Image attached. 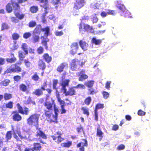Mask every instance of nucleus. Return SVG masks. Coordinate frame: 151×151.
<instances>
[{
	"label": "nucleus",
	"mask_w": 151,
	"mask_h": 151,
	"mask_svg": "<svg viewBox=\"0 0 151 151\" xmlns=\"http://www.w3.org/2000/svg\"><path fill=\"white\" fill-rule=\"evenodd\" d=\"M40 115L35 114L31 115L27 119V124L31 126H35L37 129L38 126V120Z\"/></svg>",
	"instance_id": "1"
},
{
	"label": "nucleus",
	"mask_w": 151,
	"mask_h": 151,
	"mask_svg": "<svg viewBox=\"0 0 151 151\" xmlns=\"http://www.w3.org/2000/svg\"><path fill=\"white\" fill-rule=\"evenodd\" d=\"M54 102L51 98L49 99L47 98L45 102L44 105L49 110L51 111L52 110L53 106H54Z\"/></svg>",
	"instance_id": "2"
},
{
	"label": "nucleus",
	"mask_w": 151,
	"mask_h": 151,
	"mask_svg": "<svg viewBox=\"0 0 151 151\" xmlns=\"http://www.w3.org/2000/svg\"><path fill=\"white\" fill-rule=\"evenodd\" d=\"M21 68L16 65H12L5 72V73H8L12 72H15L18 71H21Z\"/></svg>",
	"instance_id": "3"
},
{
	"label": "nucleus",
	"mask_w": 151,
	"mask_h": 151,
	"mask_svg": "<svg viewBox=\"0 0 151 151\" xmlns=\"http://www.w3.org/2000/svg\"><path fill=\"white\" fill-rule=\"evenodd\" d=\"M40 6L43 7L45 9V13L43 16H45L48 13L50 10V7L48 6V2L47 0H41L40 1Z\"/></svg>",
	"instance_id": "4"
},
{
	"label": "nucleus",
	"mask_w": 151,
	"mask_h": 151,
	"mask_svg": "<svg viewBox=\"0 0 151 151\" xmlns=\"http://www.w3.org/2000/svg\"><path fill=\"white\" fill-rule=\"evenodd\" d=\"M18 5L17 3H8L6 6V9L8 12L10 13L12 11V7L14 9L16 10L18 9Z\"/></svg>",
	"instance_id": "5"
},
{
	"label": "nucleus",
	"mask_w": 151,
	"mask_h": 151,
	"mask_svg": "<svg viewBox=\"0 0 151 151\" xmlns=\"http://www.w3.org/2000/svg\"><path fill=\"white\" fill-rule=\"evenodd\" d=\"M85 3L84 0H77L74 3V9L78 10L84 6Z\"/></svg>",
	"instance_id": "6"
},
{
	"label": "nucleus",
	"mask_w": 151,
	"mask_h": 151,
	"mask_svg": "<svg viewBox=\"0 0 151 151\" xmlns=\"http://www.w3.org/2000/svg\"><path fill=\"white\" fill-rule=\"evenodd\" d=\"M70 80L69 79H63L62 80L61 89V91L63 93H65L67 91V89L66 88V86H68Z\"/></svg>",
	"instance_id": "7"
},
{
	"label": "nucleus",
	"mask_w": 151,
	"mask_h": 151,
	"mask_svg": "<svg viewBox=\"0 0 151 151\" xmlns=\"http://www.w3.org/2000/svg\"><path fill=\"white\" fill-rule=\"evenodd\" d=\"M80 31L81 32L83 33V29L85 31H89L92 28L89 25L85 24H81L79 27Z\"/></svg>",
	"instance_id": "8"
},
{
	"label": "nucleus",
	"mask_w": 151,
	"mask_h": 151,
	"mask_svg": "<svg viewBox=\"0 0 151 151\" xmlns=\"http://www.w3.org/2000/svg\"><path fill=\"white\" fill-rule=\"evenodd\" d=\"M79 65V62L77 59H75L72 60L71 64V69L73 70H76L77 67Z\"/></svg>",
	"instance_id": "9"
},
{
	"label": "nucleus",
	"mask_w": 151,
	"mask_h": 151,
	"mask_svg": "<svg viewBox=\"0 0 151 151\" xmlns=\"http://www.w3.org/2000/svg\"><path fill=\"white\" fill-rule=\"evenodd\" d=\"M17 105L19 113L22 114H25L26 115L28 114L29 113V109L28 108L26 107L24 108V110H23L22 108L20 106L19 104H18Z\"/></svg>",
	"instance_id": "10"
},
{
	"label": "nucleus",
	"mask_w": 151,
	"mask_h": 151,
	"mask_svg": "<svg viewBox=\"0 0 151 151\" xmlns=\"http://www.w3.org/2000/svg\"><path fill=\"white\" fill-rule=\"evenodd\" d=\"M85 71L84 70H82L80 73H77L78 76L81 75L80 77L79 78V81H83L84 79H87L88 78V76L84 74Z\"/></svg>",
	"instance_id": "11"
},
{
	"label": "nucleus",
	"mask_w": 151,
	"mask_h": 151,
	"mask_svg": "<svg viewBox=\"0 0 151 151\" xmlns=\"http://www.w3.org/2000/svg\"><path fill=\"white\" fill-rule=\"evenodd\" d=\"M87 145L88 144L87 140H84L83 142H81L78 144L77 145V146L78 147H80L79 148L80 151H84V148L83 146H87Z\"/></svg>",
	"instance_id": "12"
},
{
	"label": "nucleus",
	"mask_w": 151,
	"mask_h": 151,
	"mask_svg": "<svg viewBox=\"0 0 151 151\" xmlns=\"http://www.w3.org/2000/svg\"><path fill=\"white\" fill-rule=\"evenodd\" d=\"M71 53L72 54L76 53L78 48V43L76 42L73 43L71 45Z\"/></svg>",
	"instance_id": "13"
},
{
	"label": "nucleus",
	"mask_w": 151,
	"mask_h": 151,
	"mask_svg": "<svg viewBox=\"0 0 151 151\" xmlns=\"http://www.w3.org/2000/svg\"><path fill=\"white\" fill-rule=\"evenodd\" d=\"M79 44L80 47L84 51H85L87 50L88 45L85 42L81 40L80 41Z\"/></svg>",
	"instance_id": "14"
},
{
	"label": "nucleus",
	"mask_w": 151,
	"mask_h": 151,
	"mask_svg": "<svg viewBox=\"0 0 151 151\" xmlns=\"http://www.w3.org/2000/svg\"><path fill=\"white\" fill-rule=\"evenodd\" d=\"M100 8L104 9L106 7L109 5L108 2L106 1L101 0L100 1Z\"/></svg>",
	"instance_id": "15"
},
{
	"label": "nucleus",
	"mask_w": 151,
	"mask_h": 151,
	"mask_svg": "<svg viewBox=\"0 0 151 151\" xmlns=\"http://www.w3.org/2000/svg\"><path fill=\"white\" fill-rule=\"evenodd\" d=\"M75 88H76L75 87L70 88L68 92L66 91V93H65V95L66 96L68 95L72 96L75 93Z\"/></svg>",
	"instance_id": "16"
},
{
	"label": "nucleus",
	"mask_w": 151,
	"mask_h": 151,
	"mask_svg": "<svg viewBox=\"0 0 151 151\" xmlns=\"http://www.w3.org/2000/svg\"><path fill=\"white\" fill-rule=\"evenodd\" d=\"M68 64L66 63H63L59 66L57 69L58 71L61 72L63 71L64 68Z\"/></svg>",
	"instance_id": "17"
},
{
	"label": "nucleus",
	"mask_w": 151,
	"mask_h": 151,
	"mask_svg": "<svg viewBox=\"0 0 151 151\" xmlns=\"http://www.w3.org/2000/svg\"><path fill=\"white\" fill-rule=\"evenodd\" d=\"M50 28L48 27L42 29V31L44 32V36L47 37L50 33Z\"/></svg>",
	"instance_id": "18"
},
{
	"label": "nucleus",
	"mask_w": 151,
	"mask_h": 151,
	"mask_svg": "<svg viewBox=\"0 0 151 151\" xmlns=\"http://www.w3.org/2000/svg\"><path fill=\"white\" fill-rule=\"evenodd\" d=\"M42 29L41 25H39L33 31V34H37L38 35H39L41 32V31L42 30Z\"/></svg>",
	"instance_id": "19"
},
{
	"label": "nucleus",
	"mask_w": 151,
	"mask_h": 151,
	"mask_svg": "<svg viewBox=\"0 0 151 151\" xmlns=\"http://www.w3.org/2000/svg\"><path fill=\"white\" fill-rule=\"evenodd\" d=\"M103 133L101 131L100 128L99 127L98 128L97 130V135L100 137V141H101L103 137Z\"/></svg>",
	"instance_id": "20"
},
{
	"label": "nucleus",
	"mask_w": 151,
	"mask_h": 151,
	"mask_svg": "<svg viewBox=\"0 0 151 151\" xmlns=\"http://www.w3.org/2000/svg\"><path fill=\"white\" fill-rule=\"evenodd\" d=\"M38 66L40 69L44 70L45 68V63L42 60H40L38 62Z\"/></svg>",
	"instance_id": "21"
},
{
	"label": "nucleus",
	"mask_w": 151,
	"mask_h": 151,
	"mask_svg": "<svg viewBox=\"0 0 151 151\" xmlns=\"http://www.w3.org/2000/svg\"><path fill=\"white\" fill-rule=\"evenodd\" d=\"M13 119L15 121H18L21 119L22 117L18 114L16 113L14 114L13 116Z\"/></svg>",
	"instance_id": "22"
},
{
	"label": "nucleus",
	"mask_w": 151,
	"mask_h": 151,
	"mask_svg": "<svg viewBox=\"0 0 151 151\" xmlns=\"http://www.w3.org/2000/svg\"><path fill=\"white\" fill-rule=\"evenodd\" d=\"M37 136L41 137L42 138L46 139L47 137L45 134L41 131L39 130L37 131Z\"/></svg>",
	"instance_id": "23"
},
{
	"label": "nucleus",
	"mask_w": 151,
	"mask_h": 151,
	"mask_svg": "<svg viewBox=\"0 0 151 151\" xmlns=\"http://www.w3.org/2000/svg\"><path fill=\"white\" fill-rule=\"evenodd\" d=\"M94 82L93 81H89L85 82V85L88 88H91L93 86Z\"/></svg>",
	"instance_id": "24"
},
{
	"label": "nucleus",
	"mask_w": 151,
	"mask_h": 151,
	"mask_svg": "<svg viewBox=\"0 0 151 151\" xmlns=\"http://www.w3.org/2000/svg\"><path fill=\"white\" fill-rule=\"evenodd\" d=\"M117 4H116L117 7L124 12L125 9L124 6L123 4L119 3V1H117Z\"/></svg>",
	"instance_id": "25"
},
{
	"label": "nucleus",
	"mask_w": 151,
	"mask_h": 151,
	"mask_svg": "<svg viewBox=\"0 0 151 151\" xmlns=\"http://www.w3.org/2000/svg\"><path fill=\"white\" fill-rule=\"evenodd\" d=\"M11 58H7L6 59V61L8 63H12L14 62L16 60V59L15 58L13 54H12L11 56Z\"/></svg>",
	"instance_id": "26"
},
{
	"label": "nucleus",
	"mask_w": 151,
	"mask_h": 151,
	"mask_svg": "<svg viewBox=\"0 0 151 151\" xmlns=\"http://www.w3.org/2000/svg\"><path fill=\"white\" fill-rule=\"evenodd\" d=\"M43 57L47 63L50 62L51 60V57L47 53L43 55Z\"/></svg>",
	"instance_id": "27"
},
{
	"label": "nucleus",
	"mask_w": 151,
	"mask_h": 151,
	"mask_svg": "<svg viewBox=\"0 0 151 151\" xmlns=\"http://www.w3.org/2000/svg\"><path fill=\"white\" fill-rule=\"evenodd\" d=\"M40 37L39 35L33 34V36L32 37V42L33 43H36L39 42V40Z\"/></svg>",
	"instance_id": "28"
},
{
	"label": "nucleus",
	"mask_w": 151,
	"mask_h": 151,
	"mask_svg": "<svg viewBox=\"0 0 151 151\" xmlns=\"http://www.w3.org/2000/svg\"><path fill=\"white\" fill-rule=\"evenodd\" d=\"M41 38L42 39V44L45 46H46L47 42L49 41V39L47 37H45V36H42L41 37Z\"/></svg>",
	"instance_id": "29"
},
{
	"label": "nucleus",
	"mask_w": 151,
	"mask_h": 151,
	"mask_svg": "<svg viewBox=\"0 0 151 151\" xmlns=\"http://www.w3.org/2000/svg\"><path fill=\"white\" fill-rule=\"evenodd\" d=\"M33 93L37 96H40L42 94L43 92L41 89H37L33 92Z\"/></svg>",
	"instance_id": "30"
},
{
	"label": "nucleus",
	"mask_w": 151,
	"mask_h": 151,
	"mask_svg": "<svg viewBox=\"0 0 151 151\" xmlns=\"http://www.w3.org/2000/svg\"><path fill=\"white\" fill-rule=\"evenodd\" d=\"M25 135L22 136L21 135H20V133H18V134L19 136L20 137V138L22 139H27L29 136V135L28 134L27 132H25L24 133Z\"/></svg>",
	"instance_id": "31"
},
{
	"label": "nucleus",
	"mask_w": 151,
	"mask_h": 151,
	"mask_svg": "<svg viewBox=\"0 0 151 151\" xmlns=\"http://www.w3.org/2000/svg\"><path fill=\"white\" fill-rule=\"evenodd\" d=\"M72 145L71 142L68 141L67 142L63 143L61 144V146L62 147H70Z\"/></svg>",
	"instance_id": "32"
},
{
	"label": "nucleus",
	"mask_w": 151,
	"mask_h": 151,
	"mask_svg": "<svg viewBox=\"0 0 151 151\" xmlns=\"http://www.w3.org/2000/svg\"><path fill=\"white\" fill-rule=\"evenodd\" d=\"M27 46L26 44L23 43L22 45V48L25 52V55L27 54L28 53V50H27Z\"/></svg>",
	"instance_id": "33"
},
{
	"label": "nucleus",
	"mask_w": 151,
	"mask_h": 151,
	"mask_svg": "<svg viewBox=\"0 0 151 151\" xmlns=\"http://www.w3.org/2000/svg\"><path fill=\"white\" fill-rule=\"evenodd\" d=\"M10 82V81L8 79H6L4 81H2L1 83V85L4 86H8Z\"/></svg>",
	"instance_id": "34"
},
{
	"label": "nucleus",
	"mask_w": 151,
	"mask_h": 151,
	"mask_svg": "<svg viewBox=\"0 0 151 151\" xmlns=\"http://www.w3.org/2000/svg\"><path fill=\"white\" fill-rule=\"evenodd\" d=\"M38 9L37 6H32L30 7V11L33 13H36L38 10Z\"/></svg>",
	"instance_id": "35"
},
{
	"label": "nucleus",
	"mask_w": 151,
	"mask_h": 151,
	"mask_svg": "<svg viewBox=\"0 0 151 151\" xmlns=\"http://www.w3.org/2000/svg\"><path fill=\"white\" fill-rule=\"evenodd\" d=\"M82 110L83 111V113L86 114L87 116H88L89 114V113L88 109L86 107H82L81 108Z\"/></svg>",
	"instance_id": "36"
},
{
	"label": "nucleus",
	"mask_w": 151,
	"mask_h": 151,
	"mask_svg": "<svg viewBox=\"0 0 151 151\" xmlns=\"http://www.w3.org/2000/svg\"><path fill=\"white\" fill-rule=\"evenodd\" d=\"M20 89L23 91H26L27 90V87L25 85L22 84L19 86Z\"/></svg>",
	"instance_id": "37"
},
{
	"label": "nucleus",
	"mask_w": 151,
	"mask_h": 151,
	"mask_svg": "<svg viewBox=\"0 0 151 151\" xmlns=\"http://www.w3.org/2000/svg\"><path fill=\"white\" fill-rule=\"evenodd\" d=\"M34 147L33 148L34 150H40L42 147L41 146H40L39 143H35L34 144Z\"/></svg>",
	"instance_id": "38"
},
{
	"label": "nucleus",
	"mask_w": 151,
	"mask_h": 151,
	"mask_svg": "<svg viewBox=\"0 0 151 151\" xmlns=\"http://www.w3.org/2000/svg\"><path fill=\"white\" fill-rule=\"evenodd\" d=\"M55 104H54V109L55 113V119L56 120L57 119V116L58 115V113H59V111L58 109L55 107Z\"/></svg>",
	"instance_id": "39"
},
{
	"label": "nucleus",
	"mask_w": 151,
	"mask_h": 151,
	"mask_svg": "<svg viewBox=\"0 0 151 151\" xmlns=\"http://www.w3.org/2000/svg\"><path fill=\"white\" fill-rule=\"evenodd\" d=\"M92 41L93 43H95L96 45H99L101 42V40L97 39L95 38H93Z\"/></svg>",
	"instance_id": "40"
},
{
	"label": "nucleus",
	"mask_w": 151,
	"mask_h": 151,
	"mask_svg": "<svg viewBox=\"0 0 151 151\" xmlns=\"http://www.w3.org/2000/svg\"><path fill=\"white\" fill-rule=\"evenodd\" d=\"M4 97L5 100H8L12 98V95L11 94L5 93L4 95Z\"/></svg>",
	"instance_id": "41"
},
{
	"label": "nucleus",
	"mask_w": 151,
	"mask_h": 151,
	"mask_svg": "<svg viewBox=\"0 0 151 151\" xmlns=\"http://www.w3.org/2000/svg\"><path fill=\"white\" fill-rule=\"evenodd\" d=\"M51 111H45V114L46 116L48 118H50L51 116Z\"/></svg>",
	"instance_id": "42"
},
{
	"label": "nucleus",
	"mask_w": 151,
	"mask_h": 151,
	"mask_svg": "<svg viewBox=\"0 0 151 151\" xmlns=\"http://www.w3.org/2000/svg\"><path fill=\"white\" fill-rule=\"evenodd\" d=\"M19 34L16 33H14L12 34V37L13 40H17L19 37Z\"/></svg>",
	"instance_id": "43"
},
{
	"label": "nucleus",
	"mask_w": 151,
	"mask_h": 151,
	"mask_svg": "<svg viewBox=\"0 0 151 151\" xmlns=\"http://www.w3.org/2000/svg\"><path fill=\"white\" fill-rule=\"evenodd\" d=\"M12 132L11 131L8 132L6 135V137L7 140L10 139L12 137Z\"/></svg>",
	"instance_id": "44"
},
{
	"label": "nucleus",
	"mask_w": 151,
	"mask_h": 151,
	"mask_svg": "<svg viewBox=\"0 0 151 151\" xmlns=\"http://www.w3.org/2000/svg\"><path fill=\"white\" fill-rule=\"evenodd\" d=\"M15 15L17 18L20 19H22L24 17V15L23 14H20L17 13H16Z\"/></svg>",
	"instance_id": "45"
},
{
	"label": "nucleus",
	"mask_w": 151,
	"mask_h": 151,
	"mask_svg": "<svg viewBox=\"0 0 151 151\" xmlns=\"http://www.w3.org/2000/svg\"><path fill=\"white\" fill-rule=\"evenodd\" d=\"M55 34L57 36H60L63 34V33L62 31H56L55 32Z\"/></svg>",
	"instance_id": "46"
},
{
	"label": "nucleus",
	"mask_w": 151,
	"mask_h": 151,
	"mask_svg": "<svg viewBox=\"0 0 151 151\" xmlns=\"http://www.w3.org/2000/svg\"><path fill=\"white\" fill-rule=\"evenodd\" d=\"M91 98L90 97H89L87 98L85 100V103L86 104L88 105L91 102Z\"/></svg>",
	"instance_id": "47"
},
{
	"label": "nucleus",
	"mask_w": 151,
	"mask_h": 151,
	"mask_svg": "<svg viewBox=\"0 0 151 151\" xmlns=\"http://www.w3.org/2000/svg\"><path fill=\"white\" fill-rule=\"evenodd\" d=\"M106 11L107 14H108L114 15L116 14L115 12L113 10L108 9L106 10Z\"/></svg>",
	"instance_id": "48"
},
{
	"label": "nucleus",
	"mask_w": 151,
	"mask_h": 151,
	"mask_svg": "<svg viewBox=\"0 0 151 151\" xmlns=\"http://www.w3.org/2000/svg\"><path fill=\"white\" fill-rule=\"evenodd\" d=\"M25 64L27 68H29L30 67L31 65V63L28 61L27 60H25L24 61Z\"/></svg>",
	"instance_id": "49"
},
{
	"label": "nucleus",
	"mask_w": 151,
	"mask_h": 151,
	"mask_svg": "<svg viewBox=\"0 0 151 151\" xmlns=\"http://www.w3.org/2000/svg\"><path fill=\"white\" fill-rule=\"evenodd\" d=\"M31 34L29 32H26L23 35L24 38L27 39L31 36Z\"/></svg>",
	"instance_id": "50"
},
{
	"label": "nucleus",
	"mask_w": 151,
	"mask_h": 151,
	"mask_svg": "<svg viewBox=\"0 0 151 151\" xmlns=\"http://www.w3.org/2000/svg\"><path fill=\"white\" fill-rule=\"evenodd\" d=\"M6 107L9 108L11 109L13 107V103L12 102H9L8 103L6 104Z\"/></svg>",
	"instance_id": "51"
},
{
	"label": "nucleus",
	"mask_w": 151,
	"mask_h": 151,
	"mask_svg": "<svg viewBox=\"0 0 151 151\" xmlns=\"http://www.w3.org/2000/svg\"><path fill=\"white\" fill-rule=\"evenodd\" d=\"M75 88H83L84 89L86 88L84 85L81 84H78L76 86H75Z\"/></svg>",
	"instance_id": "52"
},
{
	"label": "nucleus",
	"mask_w": 151,
	"mask_h": 151,
	"mask_svg": "<svg viewBox=\"0 0 151 151\" xmlns=\"http://www.w3.org/2000/svg\"><path fill=\"white\" fill-rule=\"evenodd\" d=\"M39 78V77L36 73L34 74L32 77V79L35 81H37Z\"/></svg>",
	"instance_id": "53"
},
{
	"label": "nucleus",
	"mask_w": 151,
	"mask_h": 151,
	"mask_svg": "<svg viewBox=\"0 0 151 151\" xmlns=\"http://www.w3.org/2000/svg\"><path fill=\"white\" fill-rule=\"evenodd\" d=\"M104 98L106 99L109 96V94L107 92L104 91L103 93Z\"/></svg>",
	"instance_id": "54"
},
{
	"label": "nucleus",
	"mask_w": 151,
	"mask_h": 151,
	"mask_svg": "<svg viewBox=\"0 0 151 151\" xmlns=\"http://www.w3.org/2000/svg\"><path fill=\"white\" fill-rule=\"evenodd\" d=\"M58 83V81L57 80H54L53 81V89L56 90L57 88H56V86L57 85V84Z\"/></svg>",
	"instance_id": "55"
},
{
	"label": "nucleus",
	"mask_w": 151,
	"mask_h": 151,
	"mask_svg": "<svg viewBox=\"0 0 151 151\" xmlns=\"http://www.w3.org/2000/svg\"><path fill=\"white\" fill-rule=\"evenodd\" d=\"M58 101L60 103L61 106H64L65 102L64 101L61 99L60 98L58 99Z\"/></svg>",
	"instance_id": "56"
},
{
	"label": "nucleus",
	"mask_w": 151,
	"mask_h": 151,
	"mask_svg": "<svg viewBox=\"0 0 151 151\" xmlns=\"http://www.w3.org/2000/svg\"><path fill=\"white\" fill-rule=\"evenodd\" d=\"M104 107V105L103 104H97L96 106V110L97 111V110L98 109H100V108H103Z\"/></svg>",
	"instance_id": "57"
},
{
	"label": "nucleus",
	"mask_w": 151,
	"mask_h": 151,
	"mask_svg": "<svg viewBox=\"0 0 151 151\" xmlns=\"http://www.w3.org/2000/svg\"><path fill=\"white\" fill-rule=\"evenodd\" d=\"M138 114L139 116L144 115L145 114V112L142 110H140L138 112Z\"/></svg>",
	"instance_id": "58"
},
{
	"label": "nucleus",
	"mask_w": 151,
	"mask_h": 151,
	"mask_svg": "<svg viewBox=\"0 0 151 151\" xmlns=\"http://www.w3.org/2000/svg\"><path fill=\"white\" fill-rule=\"evenodd\" d=\"M60 109L61 114H65L66 112V110L65 109L64 106H61Z\"/></svg>",
	"instance_id": "59"
},
{
	"label": "nucleus",
	"mask_w": 151,
	"mask_h": 151,
	"mask_svg": "<svg viewBox=\"0 0 151 151\" xmlns=\"http://www.w3.org/2000/svg\"><path fill=\"white\" fill-rule=\"evenodd\" d=\"M43 48L40 47L37 49V51L39 54H41L43 53Z\"/></svg>",
	"instance_id": "60"
},
{
	"label": "nucleus",
	"mask_w": 151,
	"mask_h": 151,
	"mask_svg": "<svg viewBox=\"0 0 151 151\" xmlns=\"http://www.w3.org/2000/svg\"><path fill=\"white\" fill-rule=\"evenodd\" d=\"M36 23L35 22H31L29 23V26L30 27H34L36 25Z\"/></svg>",
	"instance_id": "61"
},
{
	"label": "nucleus",
	"mask_w": 151,
	"mask_h": 151,
	"mask_svg": "<svg viewBox=\"0 0 151 151\" xmlns=\"http://www.w3.org/2000/svg\"><path fill=\"white\" fill-rule=\"evenodd\" d=\"M130 14V13L128 11H127L125 13V14L124 15L125 17H128L130 18H132L131 16H129V15L131 14Z\"/></svg>",
	"instance_id": "62"
},
{
	"label": "nucleus",
	"mask_w": 151,
	"mask_h": 151,
	"mask_svg": "<svg viewBox=\"0 0 151 151\" xmlns=\"http://www.w3.org/2000/svg\"><path fill=\"white\" fill-rule=\"evenodd\" d=\"M19 58H23L25 57L24 55L21 51H20L19 52Z\"/></svg>",
	"instance_id": "63"
},
{
	"label": "nucleus",
	"mask_w": 151,
	"mask_h": 151,
	"mask_svg": "<svg viewBox=\"0 0 151 151\" xmlns=\"http://www.w3.org/2000/svg\"><path fill=\"white\" fill-rule=\"evenodd\" d=\"M107 13L106 11V12L103 11L101 13V15L102 17H105L107 16Z\"/></svg>",
	"instance_id": "64"
}]
</instances>
